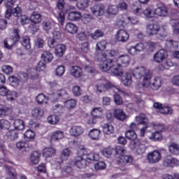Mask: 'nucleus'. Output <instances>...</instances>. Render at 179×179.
<instances>
[{
	"mask_svg": "<svg viewBox=\"0 0 179 179\" xmlns=\"http://www.w3.org/2000/svg\"><path fill=\"white\" fill-rule=\"evenodd\" d=\"M136 120L137 122L143 125H147L148 124V119L146 118V115L143 113H141L138 116L136 117Z\"/></svg>",
	"mask_w": 179,
	"mask_h": 179,
	"instance_id": "3c124183",
	"label": "nucleus"
},
{
	"mask_svg": "<svg viewBox=\"0 0 179 179\" xmlns=\"http://www.w3.org/2000/svg\"><path fill=\"white\" fill-rule=\"evenodd\" d=\"M71 151L69 148H65L61 152L60 157L57 158L55 162V165L57 169H61V164L64 163V160H67L68 157L71 156Z\"/></svg>",
	"mask_w": 179,
	"mask_h": 179,
	"instance_id": "0eeeda50",
	"label": "nucleus"
},
{
	"mask_svg": "<svg viewBox=\"0 0 179 179\" xmlns=\"http://www.w3.org/2000/svg\"><path fill=\"white\" fill-rule=\"evenodd\" d=\"M32 115L34 118H41L44 115V110L41 108H35L32 110Z\"/></svg>",
	"mask_w": 179,
	"mask_h": 179,
	"instance_id": "ea45409f",
	"label": "nucleus"
},
{
	"mask_svg": "<svg viewBox=\"0 0 179 179\" xmlns=\"http://www.w3.org/2000/svg\"><path fill=\"white\" fill-rule=\"evenodd\" d=\"M80 17V13L78 11H73L69 13L67 18L69 19V20H79V18Z\"/></svg>",
	"mask_w": 179,
	"mask_h": 179,
	"instance_id": "a18cd8bd",
	"label": "nucleus"
},
{
	"mask_svg": "<svg viewBox=\"0 0 179 179\" xmlns=\"http://www.w3.org/2000/svg\"><path fill=\"white\" fill-rule=\"evenodd\" d=\"M103 131L106 135H111V134H114V126L110 124H105L103 127Z\"/></svg>",
	"mask_w": 179,
	"mask_h": 179,
	"instance_id": "473e14b6",
	"label": "nucleus"
},
{
	"mask_svg": "<svg viewBox=\"0 0 179 179\" xmlns=\"http://www.w3.org/2000/svg\"><path fill=\"white\" fill-rule=\"evenodd\" d=\"M169 152L172 153V155H179V145L176 143H172L169 146Z\"/></svg>",
	"mask_w": 179,
	"mask_h": 179,
	"instance_id": "a19ab883",
	"label": "nucleus"
},
{
	"mask_svg": "<svg viewBox=\"0 0 179 179\" xmlns=\"http://www.w3.org/2000/svg\"><path fill=\"white\" fill-rule=\"evenodd\" d=\"M16 148L20 150H26L29 148V144L26 141H20L16 143Z\"/></svg>",
	"mask_w": 179,
	"mask_h": 179,
	"instance_id": "0e129e2a",
	"label": "nucleus"
},
{
	"mask_svg": "<svg viewBox=\"0 0 179 179\" xmlns=\"http://www.w3.org/2000/svg\"><path fill=\"white\" fill-rule=\"evenodd\" d=\"M65 30L70 34H76L78 33V26L72 22H68L66 24Z\"/></svg>",
	"mask_w": 179,
	"mask_h": 179,
	"instance_id": "4be33fe9",
	"label": "nucleus"
},
{
	"mask_svg": "<svg viewBox=\"0 0 179 179\" xmlns=\"http://www.w3.org/2000/svg\"><path fill=\"white\" fill-rule=\"evenodd\" d=\"M104 10H106V7L101 3L95 4L91 7L92 13L96 17L103 16Z\"/></svg>",
	"mask_w": 179,
	"mask_h": 179,
	"instance_id": "9b49d317",
	"label": "nucleus"
},
{
	"mask_svg": "<svg viewBox=\"0 0 179 179\" xmlns=\"http://www.w3.org/2000/svg\"><path fill=\"white\" fill-rule=\"evenodd\" d=\"M117 62H119L117 64L120 65V68L121 66L127 68L129 65V62H131V57L128 55H121L117 57Z\"/></svg>",
	"mask_w": 179,
	"mask_h": 179,
	"instance_id": "ddd939ff",
	"label": "nucleus"
},
{
	"mask_svg": "<svg viewBox=\"0 0 179 179\" xmlns=\"http://www.w3.org/2000/svg\"><path fill=\"white\" fill-rule=\"evenodd\" d=\"M56 96L59 100H65L68 97V91L64 89L58 90Z\"/></svg>",
	"mask_w": 179,
	"mask_h": 179,
	"instance_id": "c85d7f7f",
	"label": "nucleus"
},
{
	"mask_svg": "<svg viewBox=\"0 0 179 179\" xmlns=\"http://www.w3.org/2000/svg\"><path fill=\"white\" fill-rule=\"evenodd\" d=\"M87 159L90 162H99L100 160V155L94 152L87 153Z\"/></svg>",
	"mask_w": 179,
	"mask_h": 179,
	"instance_id": "58836bf2",
	"label": "nucleus"
},
{
	"mask_svg": "<svg viewBox=\"0 0 179 179\" xmlns=\"http://www.w3.org/2000/svg\"><path fill=\"white\" fill-rule=\"evenodd\" d=\"M31 21L33 23H40L41 22V15L34 12L31 15Z\"/></svg>",
	"mask_w": 179,
	"mask_h": 179,
	"instance_id": "4d7b16f0",
	"label": "nucleus"
},
{
	"mask_svg": "<svg viewBox=\"0 0 179 179\" xmlns=\"http://www.w3.org/2000/svg\"><path fill=\"white\" fill-rule=\"evenodd\" d=\"M167 57V51L164 50H159L153 56V60L157 64L163 62L164 59Z\"/></svg>",
	"mask_w": 179,
	"mask_h": 179,
	"instance_id": "f8f14e48",
	"label": "nucleus"
},
{
	"mask_svg": "<svg viewBox=\"0 0 179 179\" xmlns=\"http://www.w3.org/2000/svg\"><path fill=\"white\" fill-rule=\"evenodd\" d=\"M124 86H131L132 85V76L131 73H126L121 78Z\"/></svg>",
	"mask_w": 179,
	"mask_h": 179,
	"instance_id": "393cba45",
	"label": "nucleus"
},
{
	"mask_svg": "<svg viewBox=\"0 0 179 179\" xmlns=\"http://www.w3.org/2000/svg\"><path fill=\"white\" fill-rule=\"evenodd\" d=\"M57 150L54 148H46L43 150V157H52L55 156Z\"/></svg>",
	"mask_w": 179,
	"mask_h": 179,
	"instance_id": "b1692460",
	"label": "nucleus"
},
{
	"mask_svg": "<svg viewBox=\"0 0 179 179\" xmlns=\"http://www.w3.org/2000/svg\"><path fill=\"white\" fill-rule=\"evenodd\" d=\"M69 132L71 136H80L85 132V129L82 126H73L71 127Z\"/></svg>",
	"mask_w": 179,
	"mask_h": 179,
	"instance_id": "4468645a",
	"label": "nucleus"
},
{
	"mask_svg": "<svg viewBox=\"0 0 179 179\" xmlns=\"http://www.w3.org/2000/svg\"><path fill=\"white\" fill-rule=\"evenodd\" d=\"M107 13L109 16H115L118 13V7L115 6H110L107 9Z\"/></svg>",
	"mask_w": 179,
	"mask_h": 179,
	"instance_id": "603ef678",
	"label": "nucleus"
},
{
	"mask_svg": "<svg viewBox=\"0 0 179 179\" xmlns=\"http://www.w3.org/2000/svg\"><path fill=\"white\" fill-rule=\"evenodd\" d=\"M59 121V117L53 115H50L48 117V122L49 124H52V125H55Z\"/></svg>",
	"mask_w": 179,
	"mask_h": 179,
	"instance_id": "bf43d9fd",
	"label": "nucleus"
},
{
	"mask_svg": "<svg viewBox=\"0 0 179 179\" xmlns=\"http://www.w3.org/2000/svg\"><path fill=\"white\" fill-rule=\"evenodd\" d=\"M173 62H171L170 59H168L159 66V69L160 71H164V69H169V68H170V66H173Z\"/></svg>",
	"mask_w": 179,
	"mask_h": 179,
	"instance_id": "864d4df0",
	"label": "nucleus"
},
{
	"mask_svg": "<svg viewBox=\"0 0 179 179\" xmlns=\"http://www.w3.org/2000/svg\"><path fill=\"white\" fill-rule=\"evenodd\" d=\"M12 113V108L8 106H3L0 108V117L2 118L3 117H6V115H9V114Z\"/></svg>",
	"mask_w": 179,
	"mask_h": 179,
	"instance_id": "7c9ffc66",
	"label": "nucleus"
},
{
	"mask_svg": "<svg viewBox=\"0 0 179 179\" xmlns=\"http://www.w3.org/2000/svg\"><path fill=\"white\" fill-rule=\"evenodd\" d=\"M20 31L18 29H14L13 30V38H6L3 41V45L7 50H12V47L15 45V43H17L20 40V36H19Z\"/></svg>",
	"mask_w": 179,
	"mask_h": 179,
	"instance_id": "39448f33",
	"label": "nucleus"
},
{
	"mask_svg": "<svg viewBox=\"0 0 179 179\" xmlns=\"http://www.w3.org/2000/svg\"><path fill=\"white\" fill-rule=\"evenodd\" d=\"M66 51V46L64 44H58L55 49V54L57 57H64Z\"/></svg>",
	"mask_w": 179,
	"mask_h": 179,
	"instance_id": "aec40b11",
	"label": "nucleus"
},
{
	"mask_svg": "<svg viewBox=\"0 0 179 179\" xmlns=\"http://www.w3.org/2000/svg\"><path fill=\"white\" fill-rule=\"evenodd\" d=\"M74 164L78 169H85L86 167L87 162L83 157L77 156L74 159Z\"/></svg>",
	"mask_w": 179,
	"mask_h": 179,
	"instance_id": "f3484780",
	"label": "nucleus"
},
{
	"mask_svg": "<svg viewBox=\"0 0 179 179\" xmlns=\"http://www.w3.org/2000/svg\"><path fill=\"white\" fill-rule=\"evenodd\" d=\"M164 164L166 166L173 167L174 166H179V161L176 158H166L164 159Z\"/></svg>",
	"mask_w": 179,
	"mask_h": 179,
	"instance_id": "72a5a7b5",
	"label": "nucleus"
},
{
	"mask_svg": "<svg viewBox=\"0 0 179 179\" xmlns=\"http://www.w3.org/2000/svg\"><path fill=\"white\" fill-rule=\"evenodd\" d=\"M113 115L119 121H125L127 120V114H125L122 109H115Z\"/></svg>",
	"mask_w": 179,
	"mask_h": 179,
	"instance_id": "a211bd4d",
	"label": "nucleus"
},
{
	"mask_svg": "<svg viewBox=\"0 0 179 179\" xmlns=\"http://www.w3.org/2000/svg\"><path fill=\"white\" fill-rule=\"evenodd\" d=\"M113 87L117 89L122 94H127L119 86L111 83V82L106 79L99 80L95 85V89L99 93H104V92H107V90H110V89H113Z\"/></svg>",
	"mask_w": 179,
	"mask_h": 179,
	"instance_id": "7ed1b4c3",
	"label": "nucleus"
},
{
	"mask_svg": "<svg viewBox=\"0 0 179 179\" xmlns=\"http://www.w3.org/2000/svg\"><path fill=\"white\" fill-rule=\"evenodd\" d=\"M146 33L150 37H152V36H156L157 38L166 37V30L163 28H160L159 25L155 24L147 25Z\"/></svg>",
	"mask_w": 179,
	"mask_h": 179,
	"instance_id": "20e7f679",
	"label": "nucleus"
},
{
	"mask_svg": "<svg viewBox=\"0 0 179 179\" xmlns=\"http://www.w3.org/2000/svg\"><path fill=\"white\" fill-rule=\"evenodd\" d=\"M40 156H41V154L40 152L35 151L31 155V162L34 164H38L40 162Z\"/></svg>",
	"mask_w": 179,
	"mask_h": 179,
	"instance_id": "f704fd0d",
	"label": "nucleus"
},
{
	"mask_svg": "<svg viewBox=\"0 0 179 179\" xmlns=\"http://www.w3.org/2000/svg\"><path fill=\"white\" fill-rule=\"evenodd\" d=\"M21 44L27 48V50H30L31 48V44L30 43V37L24 36L22 37V40L21 41Z\"/></svg>",
	"mask_w": 179,
	"mask_h": 179,
	"instance_id": "49530a36",
	"label": "nucleus"
},
{
	"mask_svg": "<svg viewBox=\"0 0 179 179\" xmlns=\"http://www.w3.org/2000/svg\"><path fill=\"white\" fill-rule=\"evenodd\" d=\"M10 16L14 15L15 17H19L22 15V9L20 7H16L15 8L10 9Z\"/></svg>",
	"mask_w": 179,
	"mask_h": 179,
	"instance_id": "e2e57ef3",
	"label": "nucleus"
},
{
	"mask_svg": "<svg viewBox=\"0 0 179 179\" xmlns=\"http://www.w3.org/2000/svg\"><path fill=\"white\" fill-rule=\"evenodd\" d=\"M103 110L102 108H94L91 112V115L95 118H100L101 117V114H103Z\"/></svg>",
	"mask_w": 179,
	"mask_h": 179,
	"instance_id": "c9c22d12",
	"label": "nucleus"
},
{
	"mask_svg": "<svg viewBox=\"0 0 179 179\" xmlns=\"http://www.w3.org/2000/svg\"><path fill=\"white\" fill-rule=\"evenodd\" d=\"M113 150H114L111 148H106L102 150L101 153L103 156L108 158L110 156H111V155H113Z\"/></svg>",
	"mask_w": 179,
	"mask_h": 179,
	"instance_id": "338daca9",
	"label": "nucleus"
},
{
	"mask_svg": "<svg viewBox=\"0 0 179 179\" xmlns=\"http://www.w3.org/2000/svg\"><path fill=\"white\" fill-rule=\"evenodd\" d=\"M170 24L173 27V33L179 34V22L177 20H171Z\"/></svg>",
	"mask_w": 179,
	"mask_h": 179,
	"instance_id": "de8ad7c7",
	"label": "nucleus"
},
{
	"mask_svg": "<svg viewBox=\"0 0 179 179\" xmlns=\"http://www.w3.org/2000/svg\"><path fill=\"white\" fill-rule=\"evenodd\" d=\"M107 47V41L106 40H101L96 43V51H104Z\"/></svg>",
	"mask_w": 179,
	"mask_h": 179,
	"instance_id": "c03bdc74",
	"label": "nucleus"
},
{
	"mask_svg": "<svg viewBox=\"0 0 179 179\" xmlns=\"http://www.w3.org/2000/svg\"><path fill=\"white\" fill-rule=\"evenodd\" d=\"M145 48H146V46H145V44H143V43H138L135 45L127 47L126 50L130 55L134 56L138 55L139 52H142V51H144Z\"/></svg>",
	"mask_w": 179,
	"mask_h": 179,
	"instance_id": "423d86ee",
	"label": "nucleus"
},
{
	"mask_svg": "<svg viewBox=\"0 0 179 179\" xmlns=\"http://www.w3.org/2000/svg\"><path fill=\"white\" fill-rule=\"evenodd\" d=\"M6 136L10 141H15V139H17L19 138L17 131L16 130H10L8 131L6 134Z\"/></svg>",
	"mask_w": 179,
	"mask_h": 179,
	"instance_id": "e433bc0d",
	"label": "nucleus"
},
{
	"mask_svg": "<svg viewBox=\"0 0 179 179\" xmlns=\"http://www.w3.org/2000/svg\"><path fill=\"white\" fill-rule=\"evenodd\" d=\"M125 20H127V18L124 17V15L119 16L116 20V25L118 27H122L124 24H127Z\"/></svg>",
	"mask_w": 179,
	"mask_h": 179,
	"instance_id": "5fc2aeb1",
	"label": "nucleus"
},
{
	"mask_svg": "<svg viewBox=\"0 0 179 179\" xmlns=\"http://www.w3.org/2000/svg\"><path fill=\"white\" fill-rule=\"evenodd\" d=\"M89 0H78L76 6L80 10L85 9L89 6Z\"/></svg>",
	"mask_w": 179,
	"mask_h": 179,
	"instance_id": "79ce46f5",
	"label": "nucleus"
},
{
	"mask_svg": "<svg viewBox=\"0 0 179 179\" xmlns=\"http://www.w3.org/2000/svg\"><path fill=\"white\" fill-rule=\"evenodd\" d=\"M162 78L157 76L155 77L151 83V89L152 90H159L162 87Z\"/></svg>",
	"mask_w": 179,
	"mask_h": 179,
	"instance_id": "6ab92c4d",
	"label": "nucleus"
},
{
	"mask_svg": "<svg viewBox=\"0 0 179 179\" xmlns=\"http://www.w3.org/2000/svg\"><path fill=\"white\" fill-rule=\"evenodd\" d=\"M10 123L6 120H0V129H9Z\"/></svg>",
	"mask_w": 179,
	"mask_h": 179,
	"instance_id": "69168bd1",
	"label": "nucleus"
},
{
	"mask_svg": "<svg viewBox=\"0 0 179 179\" xmlns=\"http://www.w3.org/2000/svg\"><path fill=\"white\" fill-rule=\"evenodd\" d=\"M159 113L161 114H173V109L169 106H162Z\"/></svg>",
	"mask_w": 179,
	"mask_h": 179,
	"instance_id": "774afa93",
	"label": "nucleus"
},
{
	"mask_svg": "<svg viewBox=\"0 0 179 179\" xmlns=\"http://www.w3.org/2000/svg\"><path fill=\"white\" fill-rule=\"evenodd\" d=\"M133 76L136 79L143 78L142 86L143 87H149L150 86V80H152V72L147 70L143 66L136 67L133 70Z\"/></svg>",
	"mask_w": 179,
	"mask_h": 179,
	"instance_id": "f03ea898",
	"label": "nucleus"
},
{
	"mask_svg": "<svg viewBox=\"0 0 179 179\" xmlns=\"http://www.w3.org/2000/svg\"><path fill=\"white\" fill-rule=\"evenodd\" d=\"M155 13L160 17H166L169 15V9L166 6H162L155 10Z\"/></svg>",
	"mask_w": 179,
	"mask_h": 179,
	"instance_id": "2eb2a0df",
	"label": "nucleus"
},
{
	"mask_svg": "<svg viewBox=\"0 0 179 179\" xmlns=\"http://www.w3.org/2000/svg\"><path fill=\"white\" fill-rule=\"evenodd\" d=\"M131 10L133 13L137 16H141V15H142V8L138 3L131 6Z\"/></svg>",
	"mask_w": 179,
	"mask_h": 179,
	"instance_id": "37998d69",
	"label": "nucleus"
},
{
	"mask_svg": "<svg viewBox=\"0 0 179 179\" xmlns=\"http://www.w3.org/2000/svg\"><path fill=\"white\" fill-rule=\"evenodd\" d=\"M71 75L74 78H80L83 75L82 69L78 66H72L70 69Z\"/></svg>",
	"mask_w": 179,
	"mask_h": 179,
	"instance_id": "412c9836",
	"label": "nucleus"
},
{
	"mask_svg": "<svg viewBox=\"0 0 179 179\" xmlns=\"http://www.w3.org/2000/svg\"><path fill=\"white\" fill-rule=\"evenodd\" d=\"M14 127L18 131H23L24 129V122L23 120L17 119L13 122Z\"/></svg>",
	"mask_w": 179,
	"mask_h": 179,
	"instance_id": "4c0bfd02",
	"label": "nucleus"
},
{
	"mask_svg": "<svg viewBox=\"0 0 179 179\" xmlns=\"http://www.w3.org/2000/svg\"><path fill=\"white\" fill-rule=\"evenodd\" d=\"M65 107H66V108H68L69 110L75 108V107H76V101H75L74 99L67 100L65 102Z\"/></svg>",
	"mask_w": 179,
	"mask_h": 179,
	"instance_id": "052dcab7",
	"label": "nucleus"
},
{
	"mask_svg": "<svg viewBox=\"0 0 179 179\" xmlns=\"http://www.w3.org/2000/svg\"><path fill=\"white\" fill-rule=\"evenodd\" d=\"M9 81L11 83V86L17 87V86L20 85V82H22V80L17 78L15 76H12L9 78Z\"/></svg>",
	"mask_w": 179,
	"mask_h": 179,
	"instance_id": "13d9d810",
	"label": "nucleus"
},
{
	"mask_svg": "<svg viewBox=\"0 0 179 179\" xmlns=\"http://www.w3.org/2000/svg\"><path fill=\"white\" fill-rule=\"evenodd\" d=\"M115 40L120 43H127L129 40V34L124 29H120L115 34Z\"/></svg>",
	"mask_w": 179,
	"mask_h": 179,
	"instance_id": "9d476101",
	"label": "nucleus"
},
{
	"mask_svg": "<svg viewBox=\"0 0 179 179\" xmlns=\"http://www.w3.org/2000/svg\"><path fill=\"white\" fill-rule=\"evenodd\" d=\"M36 136V133L31 129L27 130L24 134L25 141H31Z\"/></svg>",
	"mask_w": 179,
	"mask_h": 179,
	"instance_id": "09e8293b",
	"label": "nucleus"
},
{
	"mask_svg": "<svg viewBox=\"0 0 179 179\" xmlns=\"http://www.w3.org/2000/svg\"><path fill=\"white\" fill-rule=\"evenodd\" d=\"M129 146L132 150H136L137 155H143V153L146 152V145L141 143L138 141H132L130 143Z\"/></svg>",
	"mask_w": 179,
	"mask_h": 179,
	"instance_id": "6e6552de",
	"label": "nucleus"
},
{
	"mask_svg": "<svg viewBox=\"0 0 179 179\" xmlns=\"http://www.w3.org/2000/svg\"><path fill=\"white\" fill-rule=\"evenodd\" d=\"M61 139H64V132L61 131H55L50 138V141L52 142H55L56 141H59Z\"/></svg>",
	"mask_w": 179,
	"mask_h": 179,
	"instance_id": "bb28decb",
	"label": "nucleus"
},
{
	"mask_svg": "<svg viewBox=\"0 0 179 179\" xmlns=\"http://www.w3.org/2000/svg\"><path fill=\"white\" fill-rule=\"evenodd\" d=\"M102 61L99 64V69L102 72H108L110 71L112 73L117 76H122L124 73L120 71V65L111 59H107V54H102Z\"/></svg>",
	"mask_w": 179,
	"mask_h": 179,
	"instance_id": "f257e3e1",
	"label": "nucleus"
},
{
	"mask_svg": "<svg viewBox=\"0 0 179 179\" xmlns=\"http://www.w3.org/2000/svg\"><path fill=\"white\" fill-rule=\"evenodd\" d=\"M16 96V92H10L6 86L0 85V96Z\"/></svg>",
	"mask_w": 179,
	"mask_h": 179,
	"instance_id": "cd10ccee",
	"label": "nucleus"
},
{
	"mask_svg": "<svg viewBox=\"0 0 179 179\" xmlns=\"http://www.w3.org/2000/svg\"><path fill=\"white\" fill-rule=\"evenodd\" d=\"M13 5H15V1L6 0L5 3V6L7 9L5 15L6 19H9V17H10V13H11L10 10L12 9V8H13Z\"/></svg>",
	"mask_w": 179,
	"mask_h": 179,
	"instance_id": "5701e85b",
	"label": "nucleus"
},
{
	"mask_svg": "<svg viewBox=\"0 0 179 179\" xmlns=\"http://www.w3.org/2000/svg\"><path fill=\"white\" fill-rule=\"evenodd\" d=\"M124 19H126L125 22H127V24L131 23V24H136L138 23V18L136 17H128L127 15H124Z\"/></svg>",
	"mask_w": 179,
	"mask_h": 179,
	"instance_id": "680f3d73",
	"label": "nucleus"
},
{
	"mask_svg": "<svg viewBox=\"0 0 179 179\" xmlns=\"http://www.w3.org/2000/svg\"><path fill=\"white\" fill-rule=\"evenodd\" d=\"M103 36H104V32L100 29H97L90 34L93 40H97V38H100V37H103Z\"/></svg>",
	"mask_w": 179,
	"mask_h": 179,
	"instance_id": "6e6d98bb",
	"label": "nucleus"
},
{
	"mask_svg": "<svg viewBox=\"0 0 179 179\" xmlns=\"http://www.w3.org/2000/svg\"><path fill=\"white\" fill-rule=\"evenodd\" d=\"M36 101L38 104H47L48 103V97L43 94H39L36 97Z\"/></svg>",
	"mask_w": 179,
	"mask_h": 179,
	"instance_id": "c756f323",
	"label": "nucleus"
},
{
	"mask_svg": "<svg viewBox=\"0 0 179 179\" xmlns=\"http://www.w3.org/2000/svg\"><path fill=\"white\" fill-rule=\"evenodd\" d=\"M132 162H134V159L131 155H120L117 159L118 164H122L123 166H125V164H131Z\"/></svg>",
	"mask_w": 179,
	"mask_h": 179,
	"instance_id": "dca6fc26",
	"label": "nucleus"
},
{
	"mask_svg": "<svg viewBox=\"0 0 179 179\" xmlns=\"http://www.w3.org/2000/svg\"><path fill=\"white\" fill-rule=\"evenodd\" d=\"M42 59H43L44 62H52V59H54V56L52 53L45 51L41 55Z\"/></svg>",
	"mask_w": 179,
	"mask_h": 179,
	"instance_id": "2f4dec72",
	"label": "nucleus"
},
{
	"mask_svg": "<svg viewBox=\"0 0 179 179\" xmlns=\"http://www.w3.org/2000/svg\"><path fill=\"white\" fill-rule=\"evenodd\" d=\"M100 134H101V131L94 129L89 132V136L92 138L93 141H99V139H100Z\"/></svg>",
	"mask_w": 179,
	"mask_h": 179,
	"instance_id": "a878e982",
	"label": "nucleus"
},
{
	"mask_svg": "<svg viewBox=\"0 0 179 179\" xmlns=\"http://www.w3.org/2000/svg\"><path fill=\"white\" fill-rule=\"evenodd\" d=\"M147 159L148 160L149 163L152 164L159 163V162L162 160V152L159 150H154L148 152Z\"/></svg>",
	"mask_w": 179,
	"mask_h": 179,
	"instance_id": "1a4fd4ad",
	"label": "nucleus"
},
{
	"mask_svg": "<svg viewBox=\"0 0 179 179\" xmlns=\"http://www.w3.org/2000/svg\"><path fill=\"white\" fill-rule=\"evenodd\" d=\"M125 136L127 138V139H130L131 141H136V138H138V136L136 135V133H135L134 130L126 131Z\"/></svg>",
	"mask_w": 179,
	"mask_h": 179,
	"instance_id": "8fccbe9b",
	"label": "nucleus"
}]
</instances>
